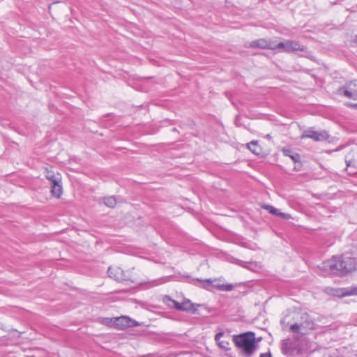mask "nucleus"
<instances>
[{"label":"nucleus","instance_id":"obj_6","mask_svg":"<svg viewBox=\"0 0 357 357\" xmlns=\"http://www.w3.org/2000/svg\"><path fill=\"white\" fill-rule=\"evenodd\" d=\"M339 92L348 98L357 100V82H351L340 87Z\"/></svg>","mask_w":357,"mask_h":357},{"label":"nucleus","instance_id":"obj_17","mask_svg":"<svg viewBox=\"0 0 357 357\" xmlns=\"http://www.w3.org/2000/svg\"><path fill=\"white\" fill-rule=\"evenodd\" d=\"M237 264L239 266H241V267L246 268L250 270H255V268H257L258 267L257 264L254 261L248 262V261L238 260Z\"/></svg>","mask_w":357,"mask_h":357},{"label":"nucleus","instance_id":"obj_10","mask_svg":"<svg viewBox=\"0 0 357 357\" xmlns=\"http://www.w3.org/2000/svg\"><path fill=\"white\" fill-rule=\"evenodd\" d=\"M108 275L118 282L128 281L129 279L125 272L119 267H109L107 271Z\"/></svg>","mask_w":357,"mask_h":357},{"label":"nucleus","instance_id":"obj_12","mask_svg":"<svg viewBox=\"0 0 357 357\" xmlns=\"http://www.w3.org/2000/svg\"><path fill=\"white\" fill-rule=\"evenodd\" d=\"M224 336L223 332L218 333L215 336V340L217 342L218 347L224 351L229 350V343L227 340H220L221 337Z\"/></svg>","mask_w":357,"mask_h":357},{"label":"nucleus","instance_id":"obj_22","mask_svg":"<svg viewBox=\"0 0 357 357\" xmlns=\"http://www.w3.org/2000/svg\"><path fill=\"white\" fill-rule=\"evenodd\" d=\"M259 357H272V356L270 352H267L261 354Z\"/></svg>","mask_w":357,"mask_h":357},{"label":"nucleus","instance_id":"obj_5","mask_svg":"<svg viewBox=\"0 0 357 357\" xmlns=\"http://www.w3.org/2000/svg\"><path fill=\"white\" fill-rule=\"evenodd\" d=\"M301 138H310L314 142H321L327 140L329 138V135L325 130L316 131L310 128L303 132Z\"/></svg>","mask_w":357,"mask_h":357},{"label":"nucleus","instance_id":"obj_14","mask_svg":"<svg viewBox=\"0 0 357 357\" xmlns=\"http://www.w3.org/2000/svg\"><path fill=\"white\" fill-rule=\"evenodd\" d=\"M51 188L52 195L59 198L62 193V188L60 185V181H54V183H51Z\"/></svg>","mask_w":357,"mask_h":357},{"label":"nucleus","instance_id":"obj_3","mask_svg":"<svg viewBox=\"0 0 357 357\" xmlns=\"http://www.w3.org/2000/svg\"><path fill=\"white\" fill-rule=\"evenodd\" d=\"M290 331L294 333L306 335L314 329V323L307 313L301 316V321L290 326Z\"/></svg>","mask_w":357,"mask_h":357},{"label":"nucleus","instance_id":"obj_2","mask_svg":"<svg viewBox=\"0 0 357 357\" xmlns=\"http://www.w3.org/2000/svg\"><path fill=\"white\" fill-rule=\"evenodd\" d=\"M236 346L241 348L244 357H251L256 349L255 335L252 332H247L233 337Z\"/></svg>","mask_w":357,"mask_h":357},{"label":"nucleus","instance_id":"obj_20","mask_svg":"<svg viewBox=\"0 0 357 357\" xmlns=\"http://www.w3.org/2000/svg\"><path fill=\"white\" fill-rule=\"evenodd\" d=\"M45 176L51 183H54V181H60V178L58 176H56L53 172L47 170Z\"/></svg>","mask_w":357,"mask_h":357},{"label":"nucleus","instance_id":"obj_16","mask_svg":"<svg viewBox=\"0 0 357 357\" xmlns=\"http://www.w3.org/2000/svg\"><path fill=\"white\" fill-rule=\"evenodd\" d=\"M248 148L252 151L253 153L256 155H259L261 152V147L258 145L257 141H252L247 144Z\"/></svg>","mask_w":357,"mask_h":357},{"label":"nucleus","instance_id":"obj_13","mask_svg":"<svg viewBox=\"0 0 357 357\" xmlns=\"http://www.w3.org/2000/svg\"><path fill=\"white\" fill-rule=\"evenodd\" d=\"M263 208L268 211L271 214L281 217L284 219H289L290 215L287 213L280 212L278 209L271 205H264Z\"/></svg>","mask_w":357,"mask_h":357},{"label":"nucleus","instance_id":"obj_7","mask_svg":"<svg viewBox=\"0 0 357 357\" xmlns=\"http://www.w3.org/2000/svg\"><path fill=\"white\" fill-rule=\"evenodd\" d=\"M166 298L174 303V307L177 310L185 311L192 313H195L197 311V309L195 307L194 304L192 303L191 301L188 299L185 300L181 303H179L174 300H172L169 296H166Z\"/></svg>","mask_w":357,"mask_h":357},{"label":"nucleus","instance_id":"obj_18","mask_svg":"<svg viewBox=\"0 0 357 357\" xmlns=\"http://www.w3.org/2000/svg\"><path fill=\"white\" fill-rule=\"evenodd\" d=\"M103 202L107 206L114 208L116 204V199L114 196L105 197L103 198Z\"/></svg>","mask_w":357,"mask_h":357},{"label":"nucleus","instance_id":"obj_25","mask_svg":"<svg viewBox=\"0 0 357 357\" xmlns=\"http://www.w3.org/2000/svg\"><path fill=\"white\" fill-rule=\"evenodd\" d=\"M26 357H35L34 356H27Z\"/></svg>","mask_w":357,"mask_h":357},{"label":"nucleus","instance_id":"obj_23","mask_svg":"<svg viewBox=\"0 0 357 357\" xmlns=\"http://www.w3.org/2000/svg\"><path fill=\"white\" fill-rule=\"evenodd\" d=\"M232 288H233V286L231 284H227L226 286L225 290L230 291L232 289Z\"/></svg>","mask_w":357,"mask_h":357},{"label":"nucleus","instance_id":"obj_1","mask_svg":"<svg viewBox=\"0 0 357 357\" xmlns=\"http://www.w3.org/2000/svg\"><path fill=\"white\" fill-rule=\"evenodd\" d=\"M324 275L346 274L356 268V262L350 257H333L323 261L319 266Z\"/></svg>","mask_w":357,"mask_h":357},{"label":"nucleus","instance_id":"obj_24","mask_svg":"<svg viewBox=\"0 0 357 357\" xmlns=\"http://www.w3.org/2000/svg\"><path fill=\"white\" fill-rule=\"evenodd\" d=\"M204 282H206L208 284H211L213 282V280L211 279H207V280H204Z\"/></svg>","mask_w":357,"mask_h":357},{"label":"nucleus","instance_id":"obj_11","mask_svg":"<svg viewBox=\"0 0 357 357\" xmlns=\"http://www.w3.org/2000/svg\"><path fill=\"white\" fill-rule=\"evenodd\" d=\"M347 167L353 168L354 172L357 171V151L349 153L345 157Z\"/></svg>","mask_w":357,"mask_h":357},{"label":"nucleus","instance_id":"obj_9","mask_svg":"<svg viewBox=\"0 0 357 357\" xmlns=\"http://www.w3.org/2000/svg\"><path fill=\"white\" fill-rule=\"evenodd\" d=\"M114 324L116 327L121 329L139 326V324L136 321L126 316H121L116 318Z\"/></svg>","mask_w":357,"mask_h":357},{"label":"nucleus","instance_id":"obj_19","mask_svg":"<svg viewBox=\"0 0 357 357\" xmlns=\"http://www.w3.org/2000/svg\"><path fill=\"white\" fill-rule=\"evenodd\" d=\"M342 295L343 296L357 295V286L356 287H349L343 289H342Z\"/></svg>","mask_w":357,"mask_h":357},{"label":"nucleus","instance_id":"obj_21","mask_svg":"<svg viewBox=\"0 0 357 357\" xmlns=\"http://www.w3.org/2000/svg\"><path fill=\"white\" fill-rule=\"evenodd\" d=\"M347 107L357 109V103L346 102L344 104Z\"/></svg>","mask_w":357,"mask_h":357},{"label":"nucleus","instance_id":"obj_8","mask_svg":"<svg viewBox=\"0 0 357 357\" xmlns=\"http://www.w3.org/2000/svg\"><path fill=\"white\" fill-rule=\"evenodd\" d=\"M250 47L260 48L263 50H275V43L271 40H267L265 38H259L257 40L252 41L250 45Z\"/></svg>","mask_w":357,"mask_h":357},{"label":"nucleus","instance_id":"obj_4","mask_svg":"<svg viewBox=\"0 0 357 357\" xmlns=\"http://www.w3.org/2000/svg\"><path fill=\"white\" fill-rule=\"evenodd\" d=\"M278 49L287 53L305 51V47L302 44L291 40H286L284 42H280L278 44L275 43V50Z\"/></svg>","mask_w":357,"mask_h":357},{"label":"nucleus","instance_id":"obj_15","mask_svg":"<svg viewBox=\"0 0 357 357\" xmlns=\"http://www.w3.org/2000/svg\"><path fill=\"white\" fill-rule=\"evenodd\" d=\"M283 154L285 156H288L291 158V160L295 162H299V165H301L300 162V155L299 154L296 153H293L290 149H282Z\"/></svg>","mask_w":357,"mask_h":357}]
</instances>
